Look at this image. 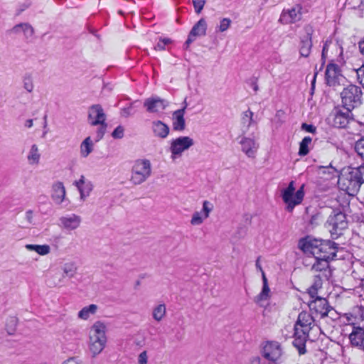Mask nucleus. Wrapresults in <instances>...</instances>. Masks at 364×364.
I'll return each mask as SVG.
<instances>
[{
	"label": "nucleus",
	"instance_id": "1",
	"mask_svg": "<svg viewBox=\"0 0 364 364\" xmlns=\"http://www.w3.org/2000/svg\"><path fill=\"white\" fill-rule=\"evenodd\" d=\"M298 247L304 253L315 257L316 262L313 265V270L319 272L317 275L321 279L328 280L331 272L328 269V261L336 255V247L330 242H322L311 237L301 239Z\"/></svg>",
	"mask_w": 364,
	"mask_h": 364
},
{
	"label": "nucleus",
	"instance_id": "2",
	"mask_svg": "<svg viewBox=\"0 0 364 364\" xmlns=\"http://www.w3.org/2000/svg\"><path fill=\"white\" fill-rule=\"evenodd\" d=\"M107 327L101 321L94 322L90 328L88 334V350L92 356H96L104 350L107 341Z\"/></svg>",
	"mask_w": 364,
	"mask_h": 364
},
{
	"label": "nucleus",
	"instance_id": "3",
	"mask_svg": "<svg viewBox=\"0 0 364 364\" xmlns=\"http://www.w3.org/2000/svg\"><path fill=\"white\" fill-rule=\"evenodd\" d=\"M357 176L355 168L347 167L343 168L338 177V184L339 188L350 195H354L360 185Z\"/></svg>",
	"mask_w": 364,
	"mask_h": 364
},
{
	"label": "nucleus",
	"instance_id": "4",
	"mask_svg": "<svg viewBox=\"0 0 364 364\" xmlns=\"http://www.w3.org/2000/svg\"><path fill=\"white\" fill-rule=\"evenodd\" d=\"M304 185H302L299 189L296 190L294 182L291 181L282 190V198L288 212H292L295 206L301 203L304 196Z\"/></svg>",
	"mask_w": 364,
	"mask_h": 364
},
{
	"label": "nucleus",
	"instance_id": "5",
	"mask_svg": "<svg viewBox=\"0 0 364 364\" xmlns=\"http://www.w3.org/2000/svg\"><path fill=\"white\" fill-rule=\"evenodd\" d=\"M343 106L350 111L358 107L360 102L361 90L355 85H348L341 93Z\"/></svg>",
	"mask_w": 364,
	"mask_h": 364
},
{
	"label": "nucleus",
	"instance_id": "6",
	"mask_svg": "<svg viewBox=\"0 0 364 364\" xmlns=\"http://www.w3.org/2000/svg\"><path fill=\"white\" fill-rule=\"evenodd\" d=\"M314 320V317L308 313L303 312L299 314L294 328V335L299 340L298 345H301L306 341Z\"/></svg>",
	"mask_w": 364,
	"mask_h": 364
},
{
	"label": "nucleus",
	"instance_id": "7",
	"mask_svg": "<svg viewBox=\"0 0 364 364\" xmlns=\"http://www.w3.org/2000/svg\"><path fill=\"white\" fill-rule=\"evenodd\" d=\"M132 181L135 184L144 182L151 174V163L147 159L137 160L132 168Z\"/></svg>",
	"mask_w": 364,
	"mask_h": 364
},
{
	"label": "nucleus",
	"instance_id": "8",
	"mask_svg": "<svg viewBox=\"0 0 364 364\" xmlns=\"http://www.w3.org/2000/svg\"><path fill=\"white\" fill-rule=\"evenodd\" d=\"M88 119L92 125L99 124L101 126L97 134V141L102 137L106 127V124L105 123V114H104L102 107L99 105L92 106L90 109Z\"/></svg>",
	"mask_w": 364,
	"mask_h": 364
},
{
	"label": "nucleus",
	"instance_id": "9",
	"mask_svg": "<svg viewBox=\"0 0 364 364\" xmlns=\"http://www.w3.org/2000/svg\"><path fill=\"white\" fill-rule=\"evenodd\" d=\"M193 144V141L188 136H180L171 143L170 150L172 158L181 156L183 151L188 149Z\"/></svg>",
	"mask_w": 364,
	"mask_h": 364
},
{
	"label": "nucleus",
	"instance_id": "10",
	"mask_svg": "<svg viewBox=\"0 0 364 364\" xmlns=\"http://www.w3.org/2000/svg\"><path fill=\"white\" fill-rule=\"evenodd\" d=\"M346 318L349 321V325L353 326L352 331L349 334L350 343L364 350V329L359 326H355L357 323L355 318L346 316Z\"/></svg>",
	"mask_w": 364,
	"mask_h": 364
},
{
	"label": "nucleus",
	"instance_id": "11",
	"mask_svg": "<svg viewBox=\"0 0 364 364\" xmlns=\"http://www.w3.org/2000/svg\"><path fill=\"white\" fill-rule=\"evenodd\" d=\"M344 77L341 71L335 64H329L326 70V80L328 85L331 86L340 84Z\"/></svg>",
	"mask_w": 364,
	"mask_h": 364
},
{
	"label": "nucleus",
	"instance_id": "12",
	"mask_svg": "<svg viewBox=\"0 0 364 364\" xmlns=\"http://www.w3.org/2000/svg\"><path fill=\"white\" fill-rule=\"evenodd\" d=\"M309 307L313 314L321 318L327 316L330 311L327 301L321 297L311 301Z\"/></svg>",
	"mask_w": 364,
	"mask_h": 364
},
{
	"label": "nucleus",
	"instance_id": "13",
	"mask_svg": "<svg viewBox=\"0 0 364 364\" xmlns=\"http://www.w3.org/2000/svg\"><path fill=\"white\" fill-rule=\"evenodd\" d=\"M332 229L330 230L332 235L336 237L341 235V232L347 227L346 215L341 213L336 214L330 222Z\"/></svg>",
	"mask_w": 364,
	"mask_h": 364
},
{
	"label": "nucleus",
	"instance_id": "14",
	"mask_svg": "<svg viewBox=\"0 0 364 364\" xmlns=\"http://www.w3.org/2000/svg\"><path fill=\"white\" fill-rule=\"evenodd\" d=\"M281 355L280 346L277 343L268 342L264 346V356L270 361H276Z\"/></svg>",
	"mask_w": 364,
	"mask_h": 364
},
{
	"label": "nucleus",
	"instance_id": "15",
	"mask_svg": "<svg viewBox=\"0 0 364 364\" xmlns=\"http://www.w3.org/2000/svg\"><path fill=\"white\" fill-rule=\"evenodd\" d=\"M243 152L250 158H255L257 151V143L251 139H244L241 141Z\"/></svg>",
	"mask_w": 364,
	"mask_h": 364
},
{
	"label": "nucleus",
	"instance_id": "16",
	"mask_svg": "<svg viewBox=\"0 0 364 364\" xmlns=\"http://www.w3.org/2000/svg\"><path fill=\"white\" fill-rule=\"evenodd\" d=\"M65 188L62 182H56L52 186V198L58 203H62L65 197Z\"/></svg>",
	"mask_w": 364,
	"mask_h": 364
},
{
	"label": "nucleus",
	"instance_id": "17",
	"mask_svg": "<svg viewBox=\"0 0 364 364\" xmlns=\"http://www.w3.org/2000/svg\"><path fill=\"white\" fill-rule=\"evenodd\" d=\"M206 24L203 19H200L193 28L191 31L190 36L186 41L188 45L192 41V37H196L205 33Z\"/></svg>",
	"mask_w": 364,
	"mask_h": 364
},
{
	"label": "nucleus",
	"instance_id": "18",
	"mask_svg": "<svg viewBox=\"0 0 364 364\" xmlns=\"http://www.w3.org/2000/svg\"><path fill=\"white\" fill-rule=\"evenodd\" d=\"M154 320L156 322L161 321L166 315V307L164 304L156 305L152 310L151 313Z\"/></svg>",
	"mask_w": 364,
	"mask_h": 364
},
{
	"label": "nucleus",
	"instance_id": "19",
	"mask_svg": "<svg viewBox=\"0 0 364 364\" xmlns=\"http://www.w3.org/2000/svg\"><path fill=\"white\" fill-rule=\"evenodd\" d=\"M25 247L28 250L35 251L40 256H46L50 252V247L48 245H26Z\"/></svg>",
	"mask_w": 364,
	"mask_h": 364
},
{
	"label": "nucleus",
	"instance_id": "20",
	"mask_svg": "<svg viewBox=\"0 0 364 364\" xmlns=\"http://www.w3.org/2000/svg\"><path fill=\"white\" fill-rule=\"evenodd\" d=\"M154 132L161 138H165L169 133L168 127L161 121H158L154 124Z\"/></svg>",
	"mask_w": 364,
	"mask_h": 364
},
{
	"label": "nucleus",
	"instance_id": "21",
	"mask_svg": "<svg viewBox=\"0 0 364 364\" xmlns=\"http://www.w3.org/2000/svg\"><path fill=\"white\" fill-rule=\"evenodd\" d=\"M97 309V306L95 304H90L82 309L78 313V318L81 320L86 321L92 315L95 314Z\"/></svg>",
	"mask_w": 364,
	"mask_h": 364
},
{
	"label": "nucleus",
	"instance_id": "22",
	"mask_svg": "<svg viewBox=\"0 0 364 364\" xmlns=\"http://www.w3.org/2000/svg\"><path fill=\"white\" fill-rule=\"evenodd\" d=\"M300 17V8L299 6L292 7L285 11L282 14V18H288L290 23L297 21Z\"/></svg>",
	"mask_w": 364,
	"mask_h": 364
},
{
	"label": "nucleus",
	"instance_id": "23",
	"mask_svg": "<svg viewBox=\"0 0 364 364\" xmlns=\"http://www.w3.org/2000/svg\"><path fill=\"white\" fill-rule=\"evenodd\" d=\"M176 121L173 123V128L176 130L182 131L185 128L183 113L182 110H178L174 113Z\"/></svg>",
	"mask_w": 364,
	"mask_h": 364
},
{
	"label": "nucleus",
	"instance_id": "24",
	"mask_svg": "<svg viewBox=\"0 0 364 364\" xmlns=\"http://www.w3.org/2000/svg\"><path fill=\"white\" fill-rule=\"evenodd\" d=\"M41 154L39 149L37 146H32L29 154L28 156V160L31 164H37L40 161Z\"/></svg>",
	"mask_w": 364,
	"mask_h": 364
},
{
	"label": "nucleus",
	"instance_id": "25",
	"mask_svg": "<svg viewBox=\"0 0 364 364\" xmlns=\"http://www.w3.org/2000/svg\"><path fill=\"white\" fill-rule=\"evenodd\" d=\"M263 287L260 294V299L267 300L270 297V289L268 285L267 279L263 271H262Z\"/></svg>",
	"mask_w": 364,
	"mask_h": 364
},
{
	"label": "nucleus",
	"instance_id": "26",
	"mask_svg": "<svg viewBox=\"0 0 364 364\" xmlns=\"http://www.w3.org/2000/svg\"><path fill=\"white\" fill-rule=\"evenodd\" d=\"M93 142L90 136L87 137L81 144V153L87 156L92 151Z\"/></svg>",
	"mask_w": 364,
	"mask_h": 364
},
{
	"label": "nucleus",
	"instance_id": "27",
	"mask_svg": "<svg viewBox=\"0 0 364 364\" xmlns=\"http://www.w3.org/2000/svg\"><path fill=\"white\" fill-rule=\"evenodd\" d=\"M145 105L147 107L148 111L151 112H156L159 108L162 107V102L160 100H149L146 102Z\"/></svg>",
	"mask_w": 364,
	"mask_h": 364
},
{
	"label": "nucleus",
	"instance_id": "28",
	"mask_svg": "<svg viewBox=\"0 0 364 364\" xmlns=\"http://www.w3.org/2000/svg\"><path fill=\"white\" fill-rule=\"evenodd\" d=\"M311 142L310 137H305L300 144L299 154L305 156L309 153V145Z\"/></svg>",
	"mask_w": 364,
	"mask_h": 364
},
{
	"label": "nucleus",
	"instance_id": "29",
	"mask_svg": "<svg viewBox=\"0 0 364 364\" xmlns=\"http://www.w3.org/2000/svg\"><path fill=\"white\" fill-rule=\"evenodd\" d=\"M348 121V117L344 114L339 113L335 117L334 124L339 127H345L347 126Z\"/></svg>",
	"mask_w": 364,
	"mask_h": 364
},
{
	"label": "nucleus",
	"instance_id": "30",
	"mask_svg": "<svg viewBox=\"0 0 364 364\" xmlns=\"http://www.w3.org/2000/svg\"><path fill=\"white\" fill-rule=\"evenodd\" d=\"M63 225L68 229L74 230L78 227L79 220L77 218H65L63 220Z\"/></svg>",
	"mask_w": 364,
	"mask_h": 364
},
{
	"label": "nucleus",
	"instance_id": "31",
	"mask_svg": "<svg viewBox=\"0 0 364 364\" xmlns=\"http://www.w3.org/2000/svg\"><path fill=\"white\" fill-rule=\"evenodd\" d=\"M232 23V21L229 18H223L220 20L218 25V31L220 33L225 32L229 29Z\"/></svg>",
	"mask_w": 364,
	"mask_h": 364
},
{
	"label": "nucleus",
	"instance_id": "32",
	"mask_svg": "<svg viewBox=\"0 0 364 364\" xmlns=\"http://www.w3.org/2000/svg\"><path fill=\"white\" fill-rule=\"evenodd\" d=\"M62 270L65 277H73L75 275V268L70 264L64 265Z\"/></svg>",
	"mask_w": 364,
	"mask_h": 364
},
{
	"label": "nucleus",
	"instance_id": "33",
	"mask_svg": "<svg viewBox=\"0 0 364 364\" xmlns=\"http://www.w3.org/2000/svg\"><path fill=\"white\" fill-rule=\"evenodd\" d=\"M204 219V216L198 212L195 213L191 218V223L192 225H200Z\"/></svg>",
	"mask_w": 364,
	"mask_h": 364
},
{
	"label": "nucleus",
	"instance_id": "34",
	"mask_svg": "<svg viewBox=\"0 0 364 364\" xmlns=\"http://www.w3.org/2000/svg\"><path fill=\"white\" fill-rule=\"evenodd\" d=\"M124 134V128L122 126L117 127L112 133V136L115 139H122Z\"/></svg>",
	"mask_w": 364,
	"mask_h": 364
},
{
	"label": "nucleus",
	"instance_id": "35",
	"mask_svg": "<svg viewBox=\"0 0 364 364\" xmlns=\"http://www.w3.org/2000/svg\"><path fill=\"white\" fill-rule=\"evenodd\" d=\"M311 47V38L307 36L306 42L305 45L301 49V54L304 56H307L309 53V50Z\"/></svg>",
	"mask_w": 364,
	"mask_h": 364
},
{
	"label": "nucleus",
	"instance_id": "36",
	"mask_svg": "<svg viewBox=\"0 0 364 364\" xmlns=\"http://www.w3.org/2000/svg\"><path fill=\"white\" fill-rule=\"evenodd\" d=\"M355 149L357 153L364 159V138L357 141Z\"/></svg>",
	"mask_w": 364,
	"mask_h": 364
},
{
	"label": "nucleus",
	"instance_id": "37",
	"mask_svg": "<svg viewBox=\"0 0 364 364\" xmlns=\"http://www.w3.org/2000/svg\"><path fill=\"white\" fill-rule=\"evenodd\" d=\"M205 0H193V6L196 13L199 14L203 9Z\"/></svg>",
	"mask_w": 364,
	"mask_h": 364
},
{
	"label": "nucleus",
	"instance_id": "38",
	"mask_svg": "<svg viewBox=\"0 0 364 364\" xmlns=\"http://www.w3.org/2000/svg\"><path fill=\"white\" fill-rule=\"evenodd\" d=\"M357 173V177L360 181V184L364 182V165L358 168H355Z\"/></svg>",
	"mask_w": 364,
	"mask_h": 364
},
{
	"label": "nucleus",
	"instance_id": "39",
	"mask_svg": "<svg viewBox=\"0 0 364 364\" xmlns=\"http://www.w3.org/2000/svg\"><path fill=\"white\" fill-rule=\"evenodd\" d=\"M148 363V355L146 351L141 352L138 356L139 364H147Z\"/></svg>",
	"mask_w": 364,
	"mask_h": 364
},
{
	"label": "nucleus",
	"instance_id": "40",
	"mask_svg": "<svg viewBox=\"0 0 364 364\" xmlns=\"http://www.w3.org/2000/svg\"><path fill=\"white\" fill-rule=\"evenodd\" d=\"M61 364H81L77 357H69L64 360Z\"/></svg>",
	"mask_w": 364,
	"mask_h": 364
},
{
	"label": "nucleus",
	"instance_id": "41",
	"mask_svg": "<svg viewBox=\"0 0 364 364\" xmlns=\"http://www.w3.org/2000/svg\"><path fill=\"white\" fill-rule=\"evenodd\" d=\"M19 28H21L24 33L27 36H31L33 33V28L28 24H21L18 26Z\"/></svg>",
	"mask_w": 364,
	"mask_h": 364
},
{
	"label": "nucleus",
	"instance_id": "42",
	"mask_svg": "<svg viewBox=\"0 0 364 364\" xmlns=\"http://www.w3.org/2000/svg\"><path fill=\"white\" fill-rule=\"evenodd\" d=\"M357 74L360 83L364 86V65L357 70Z\"/></svg>",
	"mask_w": 364,
	"mask_h": 364
},
{
	"label": "nucleus",
	"instance_id": "43",
	"mask_svg": "<svg viewBox=\"0 0 364 364\" xmlns=\"http://www.w3.org/2000/svg\"><path fill=\"white\" fill-rule=\"evenodd\" d=\"M203 211L204 218H208L209 215V213L210 211V208L208 206V203L206 201L203 203Z\"/></svg>",
	"mask_w": 364,
	"mask_h": 364
},
{
	"label": "nucleus",
	"instance_id": "44",
	"mask_svg": "<svg viewBox=\"0 0 364 364\" xmlns=\"http://www.w3.org/2000/svg\"><path fill=\"white\" fill-rule=\"evenodd\" d=\"M84 182L85 181H84L83 178H80L79 181L75 182V185L77 187V188L80 191V192L81 193V194H82L81 186L84 183Z\"/></svg>",
	"mask_w": 364,
	"mask_h": 364
},
{
	"label": "nucleus",
	"instance_id": "45",
	"mask_svg": "<svg viewBox=\"0 0 364 364\" xmlns=\"http://www.w3.org/2000/svg\"><path fill=\"white\" fill-rule=\"evenodd\" d=\"M302 128H303L304 129H306V131H308V132H313V131H314V127H313L312 126L307 125V124H304L302 125Z\"/></svg>",
	"mask_w": 364,
	"mask_h": 364
},
{
	"label": "nucleus",
	"instance_id": "46",
	"mask_svg": "<svg viewBox=\"0 0 364 364\" xmlns=\"http://www.w3.org/2000/svg\"><path fill=\"white\" fill-rule=\"evenodd\" d=\"M171 40L168 39V38H164L161 41V43L164 44V45H166V44H169L171 43Z\"/></svg>",
	"mask_w": 364,
	"mask_h": 364
},
{
	"label": "nucleus",
	"instance_id": "47",
	"mask_svg": "<svg viewBox=\"0 0 364 364\" xmlns=\"http://www.w3.org/2000/svg\"><path fill=\"white\" fill-rule=\"evenodd\" d=\"M321 287V285L320 284H316L314 287H313L311 289V292L313 291V290H316L318 289V288H320Z\"/></svg>",
	"mask_w": 364,
	"mask_h": 364
},
{
	"label": "nucleus",
	"instance_id": "48",
	"mask_svg": "<svg viewBox=\"0 0 364 364\" xmlns=\"http://www.w3.org/2000/svg\"><path fill=\"white\" fill-rule=\"evenodd\" d=\"M26 125L28 127H31L33 125V121L31 119H28L26 122Z\"/></svg>",
	"mask_w": 364,
	"mask_h": 364
},
{
	"label": "nucleus",
	"instance_id": "49",
	"mask_svg": "<svg viewBox=\"0 0 364 364\" xmlns=\"http://www.w3.org/2000/svg\"><path fill=\"white\" fill-rule=\"evenodd\" d=\"M245 114L247 117H250V118H251L252 116V113L251 112H246Z\"/></svg>",
	"mask_w": 364,
	"mask_h": 364
},
{
	"label": "nucleus",
	"instance_id": "50",
	"mask_svg": "<svg viewBox=\"0 0 364 364\" xmlns=\"http://www.w3.org/2000/svg\"><path fill=\"white\" fill-rule=\"evenodd\" d=\"M158 47H159L160 48H162V49L164 48V46H163V44H161V42L158 43Z\"/></svg>",
	"mask_w": 364,
	"mask_h": 364
},
{
	"label": "nucleus",
	"instance_id": "51",
	"mask_svg": "<svg viewBox=\"0 0 364 364\" xmlns=\"http://www.w3.org/2000/svg\"><path fill=\"white\" fill-rule=\"evenodd\" d=\"M325 51H326V48H323V53H322V57L323 58H325Z\"/></svg>",
	"mask_w": 364,
	"mask_h": 364
}]
</instances>
